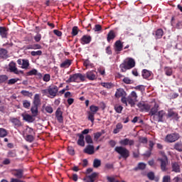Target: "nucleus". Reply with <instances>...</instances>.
I'll use <instances>...</instances> for the list:
<instances>
[{
    "mask_svg": "<svg viewBox=\"0 0 182 182\" xmlns=\"http://www.w3.org/2000/svg\"><path fill=\"white\" fill-rule=\"evenodd\" d=\"M136 66V61L132 58H127L119 65L121 72L126 73Z\"/></svg>",
    "mask_w": 182,
    "mask_h": 182,
    "instance_id": "nucleus-1",
    "label": "nucleus"
},
{
    "mask_svg": "<svg viewBox=\"0 0 182 182\" xmlns=\"http://www.w3.org/2000/svg\"><path fill=\"white\" fill-rule=\"evenodd\" d=\"M85 79H86V75L78 73L73 75H70L69 79L66 80V83H72V82L79 83V82H85Z\"/></svg>",
    "mask_w": 182,
    "mask_h": 182,
    "instance_id": "nucleus-2",
    "label": "nucleus"
},
{
    "mask_svg": "<svg viewBox=\"0 0 182 182\" xmlns=\"http://www.w3.org/2000/svg\"><path fill=\"white\" fill-rule=\"evenodd\" d=\"M114 151L118 153L120 155L119 159H124V160H127L129 157H130V151L127 149L125 147L123 146H116L114 148Z\"/></svg>",
    "mask_w": 182,
    "mask_h": 182,
    "instance_id": "nucleus-3",
    "label": "nucleus"
},
{
    "mask_svg": "<svg viewBox=\"0 0 182 182\" xmlns=\"http://www.w3.org/2000/svg\"><path fill=\"white\" fill-rule=\"evenodd\" d=\"M157 161L160 163L161 171H167V170H168V168H167V166H168V159L167 156H164V158H159Z\"/></svg>",
    "mask_w": 182,
    "mask_h": 182,
    "instance_id": "nucleus-4",
    "label": "nucleus"
},
{
    "mask_svg": "<svg viewBox=\"0 0 182 182\" xmlns=\"http://www.w3.org/2000/svg\"><path fill=\"white\" fill-rule=\"evenodd\" d=\"M9 70L11 73H14V75H19L21 73V75H23V71L18 70V68H16V63L14 61L9 63Z\"/></svg>",
    "mask_w": 182,
    "mask_h": 182,
    "instance_id": "nucleus-5",
    "label": "nucleus"
},
{
    "mask_svg": "<svg viewBox=\"0 0 182 182\" xmlns=\"http://www.w3.org/2000/svg\"><path fill=\"white\" fill-rule=\"evenodd\" d=\"M166 116V112L164 110L159 111L158 113L153 116L154 122L158 123H163L164 122V117Z\"/></svg>",
    "mask_w": 182,
    "mask_h": 182,
    "instance_id": "nucleus-6",
    "label": "nucleus"
},
{
    "mask_svg": "<svg viewBox=\"0 0 182 182\" xmlns=\"http://www.w3.org/2000/svg\"><path fill=\"white\" fill-rule=\"evenodd\" d=\"M178 139H180V135L178 134L173 133L166 135L165 141H167V143H174V141H177Z\"/></svg>",
    "mask_w": 182,
    "mask_h": 182,
    "instance_id": "nucleus-7",
    "label": "nucleus"
},
{
    "mask_svg": "<svg viewBox=\"0 0 182 182\" xmlns=\"http://www.w3.org/2000/svg\"><path fill=\"white\" fill-rule=\"evenodd\" d=\"M166 118L177 121L180 119V117H178V112H175L173 109H169L166 114Z\"/></svg>",
    "mask_w": 182,
    "mask_h": 182,
    "instance_id": "nucleus-8",
    "label": "nucleus"
},
{
    "mask_svg": "<svg viewBox=\"0 0 182 182\" xmlns=\"http://www.w3.org/2000/svg\"><path fill=\"white\" fill-rule=\"evenodd\" d=\"M59 92V88L56 85H50L48 87V95L51 96V99L56 97L58 92Z\"/></svg>",
    "mask_w": 182,
    "mask_h": 182,
    "instance_id": "nucleus-9",
    "label": "nucleus"
},
{
    "mask_svg": "<svg viewBox=\"0 0 182 182\" xmlns=\"http://www.w3.org/2000/svg\"><path fill=\"white\" fill-rule=\"evenodd\" d=\"M137 107L139 109V112H149L151 109V106L149 104H146L144 102H139L137 104Z\"/></svg>",
    "mask_w": 182,
    "mask_h": 182,
    "instance_id": "nucleus-10",
    "label": "nucleus"
},
{
    "mask_svg": "<svg viewBox=\"0 0 182 182\" xmlns=\"http://www.w3.org/2000/svg\"><path fill=\"white\" fill-rule=\"evenodd\" d=\"M11 174L14 176V177H16V178L21 179L25 178V176H23V169L22 168L12 169Z\"/></svg>",
    "mask_w": 182,
    "mask_h": 182,
    "instance_id": "nucleus-11",
    "label": "nucleus"
},
{
    "mask_svg": "<svg viewBox=\"0 0 182 182\" xmlns=\"http://www.w3.org/2000/svg\"><path fill=\"white\" fill-rule=\"evenodd\" d=\"M9 122L12 123L14 129H18V127H22V126H23L22 122H21V119L18 118L10 117Z\"/></svg>",
    "mask_w": 182,
    "mask_h": 182,
    "instance_id": "nucleus-12",
    "label": "nucleus"
},
{
    "mask_svg": "<svg viewBox=\"0 0 182 182\" xmlns=\"http://www.w3.org/2000/svg\"><path fill=\"white\" fill-rule=\"evenodd\" d=\"M85 76L88 80H96L97 79V73L95 70H90L86 73Z\"/></svg>",
    "mask_w": 182,
    "mask_h": 182,
    "instance_id": "nucleus-13",
    "label": "nucleus"
},
{
    "mask_svg": "<svg viewBox=\"0 0 182 182\" xmlns=\"http://www.w3.org/2000/svg\"><path fill=\"white\" fill-rule=\"evenodd\" d=\"M114 49L117 54L123 50V43H122V41L118 40L114 43Z\"/></svg>",
    "mask_w": 182,
    "mask_h": 182,
    "instance_id": "nucleus-14",
    "label": "nucleus"
},
{
    "mask_svg": "<svg viewBox=\"0 0 182 182\" xmlns=\"http://www.w3.org/2000/svg\"><path fill=\"white\" fill-rule=\"evenodd\" d=\"M80 42L81 45H89L92 42V36L84 35L80 39Z\"/></svg>",
    "mask_w": 182,
    "mask_h": 182,
    "instance_id": "nucleus-15",
    "label": "nucleus"
},
{
    "mask_svg": "<svg viewBox=\"0 0 182 182\" xmlns=\"http://www.w3.org/2000/svg\"><path fill=\"white\" fill-rule=\"evenodd\" d=\"M119 144L121 146H134V140L126 138L119 141Z\"/></svg>",
    "mask_w": 182,
    "mask_h": 182,
    "instance_id": "nucleus-16",
    "label": "nucleus"
},
{
    "mask_svg": "<svg viewBox=\"0 0 182 182\" xmlns=\"http://www.w3.org/2000/svg\"><path fill=\"white\" fill-rule=\"evenodd\" d=\"M55 117L58 123H63V112H62L60 108L57 109L55 112Z\"/></svg>",
    "mask_w": 182,
    "mask_h": 182,
    "instance_id": "nucleus-17",
    "label": "nucleus"
},
{
    "mask_svg": "<svg viewBox=\"0 0 182 182\" xmlns=\"http://www.w3.org/2000/svg\"><path fill=\"white\" fill-rule=\"evenodd\" d=\"M21 117H23V120L28 122V123H33V122H35L33 115H31L29 114H21Z\"/></svg>",
    "mask_w": 182,
    "mask_h": 182,
    "instance_id": "nucleus-18",
    "label": "nucleus"
},
{
    "mask_svg": "<svg viewBox=\"0 0 182 182\" xmlns=\"http://www.w3.org/2000/svg\"><path fill=\"white\" fill-rule=\"evenodd\" d=\"M124 96H127V93H126V91L123 88H119L115 92V97L117 99L120 97H123Z\"/></svg>",
    "mask_w": 182,
    "mask_h": 182,
    "instance_id": "nucleus-19",
    "label": "nucleus"
},
{
    "mask_svg": "<svg viewBox=\"0 0 182 182\" xmlns=\"http://www.w3.org/2000/svg\"><path fill=\"white\" fill-rule=\"evenodd\" d=\"M83 151L85 154H95V146L93 145H87Z\"/></svg>",
    "mask_w": 182,
    "mask_h": 182,
    "instance_id": "nucleus-20",
    "label": "nucleus"
},
{
    "mask_svg": "<svg viewBox=\"0 0 182 182\" xmlns=\"http://www.w3.org/2000/svg\"><path fill=\"white\" fill-rule=\"evenodd\" d=\"M8 28L5 26H0V36L1 38L6 39L8 38Z\"/></svg>",
    "mask_w": 182,
    "mask_h": 182,
    "instance_id": "nucleus-21",
    "label": "nucleus"
},
{
    "mask_svg": "<svg viewBox=\"0 0 182 182\" xmlns=\"http://www.w3.org/2000/svg\"><path fill=\"white\" fill-rule=\"evenodd\" d=\"M9 55H8V50L5 48H0V59H8Z\"/></svg>",
    "mask_w": 182,
    "mask_h": 182,
    "instance_id": "nucleus-22",
    "label": "nucleus"
},
{
    "mask_svg": "<svg viewBox=\"0 0 182 182\" xmlns=\"http://www.w3.org/2000/svg\"><path fill=\"white\" fill-rule=\"evenodd\" d=\"M159 107H160L159 104H157V102H154V107L150 110L151 116L154 117L158 113L157 112H159Z\"/></svg>",
    "mask_w": 182,
    "mask_h": 182,
    "instance_id": "nucleus-23",
    "label": "nucleus"
},
{
    "mask_svg": "<svg viewBox=\"0 0 182 182\" xmlns=\"http://www.w3.org/2000/svg\"><path fill=\"white\" fill-rule=\"evenodd\" d=\"M33 105H35L36 106H41V95L36 94L34 95V98H33Z\"/></svg>",
    "mask_w": 182,
    "mask_h": 182,
    "instance_id": "nucleus-24",
    "label": "nucleus"
},
{
    "mask_svg": "<svg viewBox=\"0 0 182 182\" xmlns=\"http://www.w3.org/2000/svg\"><path fill=\"white\" fill-rule=\"evenodd\" d=\"M116 38V33L114 31L111 30L109 31L107 36V42H110L111 41H113Z\"/></svg>",
    "mask_w": 182,
    "mask_h": 182,
    "instance_id": "nucleus-25",
    "label": "nucleus"
},
{
    "mask_svg": "<svg viewBox=\"0 0 182 182\" xmlns=\"http://www.w3.org/2000/svg\"><path fill=\"white\" fill-rule=\"evenodd\" d=\"M79 139L77 141V144L81 147H85V136L83 134H77Z\"/></svg>",
    "mask_w": 182,
    "mask_h": 182,
    "instance_id": "nucleus-26",
    "label": "nucleus"
},
{
    "mask_svg": "<svg viewBox=\"0 0 182 182\" xmlns=\"http://www.w3.org/2000/svg\"><path fill=\"white\" fill-rule=\"evenodd\" d=\"M72 65V60L67 59L60 65V68L66 69Z\"/></svg>",
    "mask_w": 182,
    "mask_h": 182,
    "instance_id": "nucleus-27",
    "label": "nucleus"
},
{
    "mask_svg": "<svg viewBox=\"0 0 182 182\" xmlns=\"http://www.w3.org/2000/svg\"><path fill=\"white\" fill-rule=\"evenodd\" d=\"M38 107L39 105H35L33 104V106L31 108V112L33 117H36V116H38V113L39 112L38 109Z\"/></svg>",
    "mask_w": 182,
    "mask_h": 182,
    "instance_id": "nucleus-28",
    "label": "nucleus"
},
{
    "mask_svg": "<svg viewBox=\"0 0 182 182\" xmlns=\"http://www.w3.org/2000/svg\"><path fill=\"white\" fill-rule=\"evenodd\" d=\"M7 157L9 159H16V157H18V154H16V150L15 149L9 150L7 152Z\"/></svg>",
    "mask_w": 182,
    "mask_h": 182,
    "instance_id": "nucleus-29",
    "label": "nucleus"
},
{
    "mask_svg": "<svg viewBox=\"0 0 182 182\" xmlns=\"http://www.w3.org/2000/svg\"><path fill=\"white\" fill-rule=\"evenodd\" d=\"M172 166V171H174V173H180V165L177 162H173L171 164Z\"/></svg>",
    "mask_w": 182,
    "mask_h": 182,
    "instance_id": "nucleus-30",
    "label": "nucleus"
},
{
    "mask_svg": "<svg viewBox=\"0 0 182 182\" xmlns=\"http://www.w3.org/2000/svg\"><path fill=\"white\" fill-rule=\"evenodd\" d=\"M141 75L144 79H149V77L151 76V73L149 70L144 69L141 72Z\"/></svg>",
    "mask_w": 182,
    "mask_h": 182,
    "instance_id": "nucleus-31",
    "label": "nucleus"
},
{
    "mask_svg": "<svg viewBox=\"0 0 182 182\" xmlns=\"http://www.w3.org/2000/svg\"><path fill=\"white\" fill-rule=\"evenodd\" d=\"M99 176V173L94 172L91 175L87 176V178L90 179V182H95L96 181V177Z\"/></svg>",
    "mask_w": 182,
    "mask_h": 182,
    "instance_id": "nucleus-32",
    "label": "nucleus"
},
{
    "mask_svg": "<svg viewBox=\"0 0 182 182\" xmlns=\"http://www.w3.org/2000/svg\"><path fill=\"white\" fill-rule=\"evenodd\" d=\"M122 129H123V124H122V123H118L116 125V128L113 130L114 134H117Z\"/></svg>",
    "mask_w": 182,
    "mask_h": 182,
    "instance_id": "nucleus-33",
    "label": "nucleus"
},
{
    "mask_svg": "<svg viewBox=\"0 0 182 182\" xmlns=\"http://www.w3.org/2000/svg\"><path fill=\"white\" fill-rule=\"evenodd\" d=\"M90 110L88 111L90 112V113H93L94 114H96V113H97V112H99V107L95 106V105H91L90 107Z\"/></svg>",
    "mask_w": 182,
    "mask_h": 182,
    "instance_id": "nucleus-34",
    "label": "nucleus"
},
{
    "mask_svg": "<svg viewBox=\"0 0 182 182\" xmlns=\"http://www.w3.org/2000/svg\"><path fill=\"white\" fill-rule=\"evenodd\" d=\"M21 95L25 96L26 97H32V96H33V94L32 92H30L29 91H26L25 90L21 91Z\"/></svg>",
    "mask_w": 182,
    "mask_h": 182,
    "instance_id": "nucleus-35",
    "label": "nucleus"
},
{
    "mask_svg": "<svg viewBox=\"0 0 182 182\" xmlns=\"http://www.w3.org/2000/svg\"><path fill=\"white\" fill-rule=\"evenodd\" d=\"M135 100H136L132 99L130 96H128L127 97V103L128 102L130 105L131 107H134V105H136Z\"/></svg>",
    "mask_w": 182,
    "mask_h": 182,
    "instance_id": "nucleus-36",
    "label": "nucleus"
},
{
    "mask_svg": "<svg viewBox=\"0 0 182 182\" xmlns=\"http://www.w3.org/2000/svg\"><path fill=\"white\" fill-rule=\"evenodd\" d=\"M164 72L166 76H171V75H173V69L170 67H165Z\"/></svg>",
    "mask_w": 182,
    "mask_h": 182,
    "instance_id": "nucleus-37",
    "label": "nucleus"
},
{
    "mask_svg": "<svg viewBox=\"0 0 182 182\" xmlns=\"http://www.w3.org/2000/svg\"><path fill=\"white\" fill-rule=\"evenodd\" d=\"M101 86L105 87V89H112L114 85L112 82H101Z\"/></svg>",
    "mask_w": 182,
    "mask_h": 182,
    "instance_id": "nucleus-38",
    "label": "nucleus"
},
{
    "mask_svg": "<svg viewBox=\"0 0 182 182\" xmlns=\"http://www.w3.org/2000/svg\"><path fill=\"white\" fill-rule=\"evenodd\" d=\"M102 166V161L100 159H95L93 161V167L95 168H97L98 167H100Z\"/></svg>",
    "mask_w": 182,
    "mask_h": 182,
    "instance_id": "nucleus-39",
    "label": "nucleus"
},
{
    "mask_svg": "<svg viewBox=\"0 0 182 182\" xmlns=\"http://www.w3.org/2000/svg\"><path fill=\"white\" fill-rule=\"evenodd\" d=\"M153 147H154V142L153 141H149V151L148 154H146L145 156L150 157Z\"/></svg>",
    "mask_w": 182,
    "mask_h": 182,
    "instance_id": "nucleus-40",
    "label": "nucleus"
},
{
    "mask_svg": "<svg viewBox=\"0 0 182 182\" xmlns=\"http://www.w3.org/2000/svg\"><path fill=\"white\" fill-rule=\"evenodd\" d=\"M95 114H93L92 112H87L88 120H90L91 123H95Z\"/></svg>",
    "mask_w": 182,
    "mask_h": 182,
    "instance_id": "nucleus-41",
    "label": "nucleus"
},
{
    "mask_svg": "<svg viewBox=\"0 0 182 182\" xmlns=\"http://www.w3.org/2000/svg\"><path fill=\"white\" fill-rule=\"evenodd\" d=\"M80 31V30H79V28L77 26L73 27L71 32L72 36H76L79 33Z\"/></svg>",
    "mask_w": 182,
    "mask_h": 182,
    "instance_id": "nucleus-42",
    "label": "nucleus"
},
{
    "mask_svg": "<svg viewBox=\"0 0 182 182\" xmlns=\"http://www.w3.org/2000/svg\"><path fill=\"white\" fill-rule=\"evenodd\" d=\"M28 68H29V60L23 59L21 68L22 69H28Z\"/></svg>",
    "mask_w": 182,
    "mask_h": 182,
    "instance_id": "nucleus-43",
    "label": "nucleus"
},
{
    "mask_svg": "<svg viewBox=\"0 0 182 182\" xmlns=\"http://www.w3.org/2000/svg\"><path fill=\"white\" fill-rule=\"evenodd\" d=\"M164 31L163 29L159 28L156 31V36L158 39H161V38H163Z\"/></svg>",
    "mask_w": 182,
    "mask_h": 182,
    "instance_id": "nucleus-44",
    "label": "nucleus"
},
{
    "mask_svg": "<svg viewBox=\"0 0 182 182\" xmlns=\"http://www.w3.org/2000/svg\"><path fill=\"white\" fill-rule=\"evenodd\" d=\"M8 136V131L4 128H0V137H6Z\"/></svg>",
    "mask_w": 182,
    "mask_h": 182,
    "instance_id": "nucleus-45",
    "label": "nucleus"
},
{
    "mask_svg": "<svg viewBox=\"0 0 182 182\" xmlns=\"http://www.w3.org/2000/svg\"><path fill=\"white\" fill-rule=\"evenodd\" d=\"M23 107L24 109H29L31 107V102L28 100H23Z\"/></svg>",
    "mask_w": 182,
    "mask_h": 182,
    "instance_id": "nucleus-46",
    "label": "nucleus"
},
{
    "mask_svg": "<svg viewBox=\"0 0 182 182\" xmlns=\"http://www.w3.org/2000/svg\"><path fill=\"white\" fill-rule=\"evenodd\" d=\"M114 109L117 113H122L123 107L122 105H114Z\"/></svg>",
    "mask_w": 182,
    "mask_h": 182,
    "instance_id": "nucleus-47",
    "label": "nucleus"
},
{
    "mask_svg": "<svg viewBox=\"0 0 182 182\" xmlns=\"http://www.w3.org/2000/svg\"><path fill=\"white\" fill-rule=\"evenodd\" d=\"M26 140L28 141V143H32L33 140H35V137H33V135L27 134L26 136Z\"/></svg>",
    "mask_w": 182,
    "mask_h": 182,
    "instance_id": "nucleus-48",
    "label": "nucleus"
},
{
    "mask_svg": "<svg viewBox=\"0 0 182 182\" xmlns=\"http://www.w3.org/2000/svg\"><path fill=\"white\" fill-rule=\"evenodd\" d=\"M85 141L87 144H93V139L90 135L85 136Z\"/></svg>",
    "mask_w": 182,
    "mask_h": 182,
    "instance_id": "nucleus-49",
    "label": "nucleus"
},
{
    "mask_svg": "<svg viewBox=\"0 0 182 182\" xmlns=\"http://www.w3.org/2000/svg\"><path fill=\"white\" fill-rule=\"evenodd\" d=\"M38 73V70L36 69H33L30 70L29 72L27 73L28 76H36Z\"/></svg>",
    "mask_w": 182,
    "mask_h": 182,
    "instance_id": "nucleus-50",
    "label": "nucleus"
},
{
    "mask_svg": "<svg viewBox=\"0 0 182 182\" xmlns=\"http://www.w3.org/2000/svg\"><path fill=\"white\" fill-rule=\"evenodd\" d=\"M8 80V75H0V84L4 83V82H6Z\"/></svg>",
    "mask_w": 182,
    "mask_h": 182,
    "instance_id": "nucleus-51",
    "label": "nucleus"
},
{
    "mask_svg": "<svg viewBox=\"0 0 182 182\" xmlns=\"http://www.w3.org/2000/svg\"><path fill=\"white\" fill-rule=\"evenodd\" d=\"M31 56H41L42 55V50L31 51Z\"/></svg>",
    "mask_w": 182,
    "mask_h": 182,
    "instance_id": "nucleus-52",
    "label": "nucleus"
},
{
    "mask_svg": "<svg viewBox=\"0 0 182 182\" xmlns=\"http://www.w3.org/2000/svg\"><path fill=\"white\" fill-rule=\"evenodd\" d=\"M147 177L149 180H151V181H153V180H154L155 178V175H154V172L151 171L149 173H147Z\"/></svg>",
    "mask_w": 182,
    "mask_h": 182,
    "instance_id": "nucleus-53",
    "label": "nucleus"
},
{
    "mask_svg": "<svg viewBox=\"0 0 182 182\" xmlns=\"http://www.w3.org/2000/svg\"><path fill=\"white\" fill-rule=\"evenodd\" d=\"M18 80H19V78H11L9 80L8 85H15Z\"/></svg>",
    "mask_w": 182,
    "mask_h": 182,
    "instance_id": "nucleus-54",
    "label": "nucleus"
},
{
    "mask_svg": "<svg viewBox=\"0 0 182 182\" xmlns=\"http://www.w3.org/2000/svg\"><path fill=\"white\" fill-rule=\"evenodd\" d=\"M68 153L70 154V156H75V149L72 146L68 147Z\"/></svg>",
    "mask_w": 182,
    "mask_h": 182,
    "instance_id": "nucleus-55",
    "label": "nucleus"
},
{
    "mask_svg": "<svg viewBox=\"0 0 182 182\" xmlns=\"http://www.w3.org/2000/svg\"><path fill=\"white\" fill-rule=\"evenodd\" d=\"M93 31H95V32H100V31H102V26L100 24H96Z\"/></svg>",
    "mask_w": 182,
    "mask_h": 182,
    "instance_id": "nucleus-56",
    "label": "nucleus"
},
{
    "mask_svg": "<svg viewBox=\"0 0 182 182\" xmlns=\"http://www.w3.org/2000/svg\"><path fill=\"white\" fill-rule=\"evenodd\" d=\"M175 150H177V151H182V146L181 144L177 143L174 145Z\"/></svg>",
    "mask_w": 182,
    "mask_h": 182,
    "instance_id": "nucleus-57",
    "label": "nucleus"
},
{
    "mask_svg": "<svg viewBox=\"0 0 182 182\" xmlns=\"http://www.w3.org/2000/svg\"><path fill=\"white\" fill-rule=\"evenodd\" d=\"M43 80L44 82H49L50 80V74H45Z\"/></svg>",
    "mask_w": 182,
    "mask_h": 182,
    "instance_id": "nucleus-58",
    "label": "nucleus"
},
{
    "mask_svg": "<svg viewBox=\"0 0 182 182\" xmlns=\"http://www.w3.org/2000/svg\"><path fill=\"white\" fill-rule=\"evenodd\" d=\"M102 134H103V133H102V132L94 133L95 140H99V138H100L102 136Z\"/></svg>",
    "mask_w": 182,
    "mask_h": 182,
    "instance_id": "nucleus-59",
    "label": "nucleus"
},
{
    "mask_svg": "<svg viewBox=\"0 0 182 182\" xmlns=\"http://www.w3.org/2000/svg\"><path fill=\"white\" fill-rule=\"evenodd\" d=\"M41 39L42 35H41L40 33H38L34 36V41H36V42H41Z\"/></svg>",
    "mask_w": 182,
    "mask_h": 182,
    "instance_id": "nucleus-60",
    "label": "nucleus"
},
{
    "mask_svg": "<svg viewBox=\"0 0 182 182\" xmlns=\"http://www.w3.org/2000/svg\"><path fill=\"white\" fill-rule=\"evenodd\" d=\"M45 110L46 112H47V113H50V114L53 113V108H52V107L50 106L46 107Z\"/></svg>",
    "mask_w": 182,
    "mask_h": 182,
    "instance_id": "nucleus-61",
    "label": "nucleus"
},
{
    "mask_svg": "<svg viewBox=\"0 0 182 182\" xmlns=\"http://www.w3.org/2000/svg\"><path fill=\"white\" fill-rule=\"evenodd\" d=\"M138 168L139 170H144V168H146V164L144 163H139L138 164Z\"/></svg>",
    "mask_w": 182,
    "mask_h": 182,
    "instance_id": "nucleus-62",
    "label": "nucleus"
},
{
    "mask_svg": "<svg viewBox=\"0 0 182 182\" xmlns=\"http://www.w3.org/2000/svg\"><path fill=\"white\" fill-rule=\"evenodd\" d=\"M139 141H140V143H142L143 144H147L148 140H147V138H146V137H141V138H139Z\"/></svg>",
    "mask_w": 182,
    "mask_h": 182,
    "instance_id": "nucleus-63",
    "label": "nucleus"
},
{
    "mask_svg": "<svg viewBox=\"0 0 182 182\" xmlns=\"http://www.w3.org/2000/svg\"><path fill=\"white\" fill-rule=\"evenodd\" d=\"M10 182H25L22 180H21L20 178H11V181Z\"/></svg>",
    "mask_w": 182,
    "mask_h": 182,
    "instance_id": "nucleus-64",
    "label": "nucleus"
}]
</instances>
